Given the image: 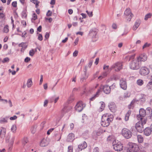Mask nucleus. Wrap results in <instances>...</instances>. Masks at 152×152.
Wrapping results in <instances>:
<instances>
[{"label":"nucleus","mask_w":152,"mask_h":152,"mask_svg":"<svg viewBox=\"0 0 152 152\" xmlns=\"http://www.w3.org/2000/svg\"><path fill=\"white\" fill-rule=\"evenodd\" d=\"M113 115L110 114L106 113L102 116L101 122V125L104 127H107L109 126L110 123L113 120Z\"/></svg>","instance_id":"1"},{"label":"nucleus","mask_w":152,"mask_h":152,"mask_svg":"<svg viewBox=\"0 0 152 152\" xmlns=\"http://www.w3.org/2000/svg\"><path fill=\"white\" fill-rule=\"evenodd\" d=\"M113 149L117 151H121L123 149V145L121 142L118 140H114L113 142Z\"/></svg>","instance_id":"2"},{"label":"nucleus","mask_w":152,"mask_h":152,"mask_svg":"<svg viewBox=\"0 0 152 152\" xmlns=\"http://www.w3.org/2000/svg\"><path fill=\"white\" fill-rule=\"evenodd\" d=\"M129 147L127 150V152L128 151L140 152L139 151V147L138 145L135 143L129 142Z\"/></svg>","instance_id":"3"},{"label":"nucleus","mask_w":152,"mask_h":152,"mask_svg":"<svg viewBox=\"0 0 152 152\" xmlns=\"http://www.w3.org/2000/svg\"><path fill=\"white\" fill-rule=\"evenodd\" d=\"M140 66L141 65L137 59L133 60L129 64L130 68L132 69L137 70Z\"/></svg>","instance_id":"4"},{"label":"nucleus","mask_w":152,"mask_h":152,"mask_svg":"<svg viewBox=\"0 0 152 152\" xmlns=\"http://www.w3.org/2000/svg\"><path fill=\"white\" fill-rule=\"evenodd\" d=\"M123 64L121 62L118 61L115 63L110 67V70L114 69L116 72H118L122 69Z\"/></svg>","instance_id":"5"},{"label":"nucleus","mask_w":152,"mask_h":152,"mask_svg":"<svg viewBox=\"0 0 152 152\" xmlns=\"http://www.w3.org/2000/svg\"><path fill=\"white\" fill-rule=\"evenodd\" d=\"M122 134L124 137L127 139L130 138L132 135V132L129 129L125 128L122 129Z\"/></svg>","instance_id":"6"},{"label":"nucleus","mask_w":152,"mask_h":152,"mask_svg":"<svg viewBox=\"0 0 152 152\" xmlns=\"http://www.w3.org/2000/svg\"><path fill=\"white\" fill-rule=\"evenodd\" d=\"M124 14L127 16L126 18V20L129 22L131 21L133 17V15L131 12V10L129 8H127L125 10Z\"/></svg>","instance_id":"7"},{"label":"nucleus","mask_w":152,"mask_h":152,"mask_svg":"<svg viewBox=\"0 0 152 152\" xmlns=\"http://www.w3.org/2000/svg\"><path fill=\"white\" fill-rule=\"evenodd\" d=\"M86 106V104H83L82 101H80L77 103L75 106V109L77 111L80 112Z\"/></svg>","instance_id":"8"},{"label":"nucleus","mask_w":152,"mask_h":152,"mask_svg":"<svg viewBox=\"0 0 152 152\" xmlns=\"http://www.w3.org/2000/svg\"><path fill=\"white\" fill-rule=\"evenodd\" d=\"M150 72L149 69L145 66H143L140 68L139 73L142 75H145L148 74Z\"/></svg>","instance_id":"9"},{"label":"nucleus","mask_w":152,"mask_h":152,"mask_svg":"<svg viewBox=\"0 0 152 152\" xmlns=\"http://www.w3.org/2000/svg\"><path fill=\"white\" fill-rule=\"evenodd\" d=\"M99 89H100V91L102 89L103 92L107 94L110 93L111 90L110 87L107 85L101 86Z\"/></svg>","instance_id":"10"},{"label":"nucleus","mask_w":152,"mask_h":152,"mask_svg":"<svg viewBox=\"0 0 152 152\" xmlns=\"http://www.w3.org/2000/svg\"><path fill=\"white\" fill-rule=\"evenodd\" d=\"M108 107L111 111L113 113H115L117 110V107L114 102L110 103L108 104Z\"/></svg>","instance_id":"11"},{"label":"nucleus","mask_w":152,"mask_h":152,"mask_svg":"<svg viewBox=\"0 0 152 152\" xmlns=\"http://www.w3.org/2000/svg\"><path fill=\"white\" fill-rule=\"evenodd\" d=\"M135 127L139 132H142L143 130V126L140 121L136 124Z\"/></svg>","instance_id":"12"},{"label":"nucleus","mask_w":152,"mask_h":152,"mask_svg":"<svg viewBox=\"0 0 152 152\" xmlns=\"http://www.w3.org/2000/svg\"><path fill=\"white\" fill-rule=\"evenodd\" d=\"M147 59V56L145 54H143L140 55L137 58V60L139 62L145 61Z\"/></svg>","instance_id":"13"},{"label":"nucleus","mask_w":152,"mask_h":152,"mask_svg":"<svg viewBox=\"0 0 152 152\" xmlns=\"http://www.w3.org/2000/svg\"><path fill=\"white\" fill-rule=\"evenodd\" d=\"M120 85L121 88L124 89L126 90L127 88V85L126 81L125 79H122L120 80Z\"/></svg>","instance_id":"14"},{"label":"nucleus","mask_w":152,"mask_h":152,"mask_svg":"<svg viewBox=\"0 0 152 152\" xmlns=\"http://www.w3.org/2000/svg\"><path fill=\"white\" fill-rule=\"evenodd\" d=\"M75 139V135L73 133H69L67 137V141L68 142H72Z\"/></svg>","instance_id":"15"},{"label":"nucleus","mask_w":152,"mask_h":152,"mask_svg":"<svg viewBox=\"0 0 152 152\" xmlns=\"http://www.w3.org/2000/svg\"><path fill=\"white\" fill-rule=\"evenodd\" d=\"M140 23L141 21L140 20H137L133 27V30L134 31L136 30L140 26Z\"/></svg>","instance_id":"16"},{"label":"nucleus","mask_w":152,"mask_h":152,"mask_svg":"<svg viewBox=\"0 0 152 152\" xmlns=\"http://www.w3.org/2000/svg\"><path fill=\"white\" fill-rule=\"evenodd\" d=\"M59 99V96L56 97L55 96H54L50 98L49 101L51 103L54 102V103H56L58 101Z\"/></svg>","instance_id":"17"},{"label":"nucleus","mask_w":152,"mask_h":152,"mask_svg":"<svg viewBox=\"0 0 152 152\" xmlns=\"http://www.w3.org/2000/svg\"><path fill=\"white\" fill-rule=\"evenodd\" d=\"M130 96V94L128 92H126L124 94L123 96H121L119 97L120 100H124L125 99L129 97Z\"/></svg>","instance_id":"18"},{"label":"nucleus","mask_w":152,"mask_h":152,"mask_svg":"<svg viewBox=\"0 0 152 152\" xmlns=\"http://www.w3.org/2000/svg\"><path fill=\"white\" fill-rule=\"evenodd\" d=\"M144 133L145 135L146 136H149L152 133L150 128L148 127H147L145 129Z\"/></svg>","instance_id":"19"},{"label":"nucleus","mask_w":152,"mask_h":152,"mask_svg":"<svg viewBox=\"0 0 152 152\" xmlns=\"http://www.w3.org/2000/svg\"><path fill=\"white\" fill-rule=\"evenodd\" d=\"M87 147V144L86 142L84 141L83 143L81 144L78 145V148L81 150L86 148Z\"/></svg>","instance_id":"20"},{"label":"nucleus","mask_w":152,"mask_h":152,"mask_svg":"<svg viewBox=\"0 0 152 152\" xmlns=\"http://www.w3.org/2000/svg\"><path fill=\"white\" fill-rule=\"evenodd\" d=\"M48 144L47 140L45 139H43L40 143V145L41 147H45Z\"/></svg>","instance_id":"21"},{"label":"nucleus","mask_w":152,"mask_h":152,"mask_svg":"<svg viewBox=\"0 0 152 152\" xmlns=\"http://www.w3.org/2000/svg\"><path fill=\"white\" fill-rule=\"evenodd\" d=\"M100 92V89H99L96 94L92 97L90 99L91 101H93L96 97H97L99 95V94Z\"/></svg>","instance_id":"22"},{"label":"nucleus","mask_w":152,"mask_h":152,"mask_svg":"<svg viewBox=\"0 0 152 152\" xmlns=\"http://www.w3.org/2000/svg\"><path fill=\"white\" fill-rule=\"evenodd\" d=\"M131 111L130 110H129L125 115L124 119L126 121H128L129 119V117L131 114Z\"/></svg>","instance_id":"23"},{"label":"nucleus","mask_w":152,"mask_h":152,"mask_svg":"<svg viewBox=\"0 0 152 152\" xmlns=\"http://www.w3.org/2000/svg\"><path fill=\"white\" fill-rule=\"evenodd\" d=\"M97 32L93 30H91L89 32L90 36H91L92 38H94Z\"/></svg>","instance_id":"24"},{"label":"nucleus","mask_w":152,"mask_h":152,"mask_svg":"<svg viewBox=\"0 0 152 152\" xmlns=\"http://www.w3.org/2000/svg\"><path fill=\"white\" fill-rule=\"evenodd\" d=\"M100 104L101 105L99 110V112H102L104 109L105 106V104L104 102H100Z\"/></svg>","instance_id":"25"},{"label":"nucleus","mask_w":152,"mask_h":152,"mask_svg":"<svg viewBox=\"0 0 152 152\" xmlns=\"http://www.w3.org/2000/svg\"><path fill=\"white\" fill-rule=\"evenodd\" d=\"M146 111L142 109H141L139 111V114L142 117H144L145 115Z\"/></svg>","instance_id":"26"},{"label":"nucleus","mask_w":152,"mask_h":152,"mask_svg":"<svg viewBox=\"0 0 152 152\" xmlns=\"http://www.w3.org/2000/svg\"><path fill=\"white\" fill-rule=\"evenodd\" d=\"M137 139L138 142L140 143H142L144 140L143 137L140 135H138L137 136Z\"/></svg>","instance_id":"27"},{"label":"nucleus","mask_w":152,"mask_h":152,"mask_svg":"<svg viewBox=\"0 0 152 152\" xmlns=\"http://www.w3.org/2000/svg\"><path fill=\"white\" fill-rule=\"evenodd\" d=\"M8 118V117H6L1 118L0 120V123L2 124L7 123Z\"/></svg>","instance_id":"28"},{"label":"nucleus","mask_w":152,"mask_h":152,"mask_svg":"<svg viewBox=\"0 0 152 152\" xmlns=\"http://www.w3.org/2000/svg\"><path fill=\"white\" fill-rule=\"evenodd\" d=\"M146 88L148 90H152V82H149L147 84Z\"/></svg>","instance_id":"29"},{"label":"nucleus","mask_w":152,"mask_h":152,"mask_svg":"<svg viewBox=\"0 0 152 152\" xmlns=\"http://www.w3.org/2000/svg\"><path fill=\"white\" fill-rule=\"evenodd\" d=\"M32 85V82L31 79H29L28 80L27 83V86L28 87L30 88L31 87Z\"/></svg>","instance_id":"30"},{"label":"nucleus","mask_w":152,"mask_h":152,"mask_svg":"<svg viewBox=\"0 0 152 152\" xmlns=\"http://www.w3.org/2000/svg\"><path fill=\"white\" fill-rule=\"evenodd\" d=\"M36 126H34L31 127V131L32 133L34 134L36 130Z\"/></svg>","instance_id":"31"},{"label":"nucleus","mask_w":152,"mask_h":152,"mask_svg":"<svg viewBox=\"0 0 152 152\" xmlns=\"http://www.w3.org/2000/svg\"><path fill=\"white\" fill-rule=\"evenodd\" d=\"M146 96L145 95H141V97L140 98V101L142 102H144L145 101Z\"/></svg>","instance_id":"32"},{"label":"nucleus","mask_w":152,"mask_h":152,"mask_svg":"<svg viewBox=\"0 0 152 152\" xmlns=\"http://www.w3.org/2000/svg\"><path fill=\"white\" fill-rule=\"evenodd\" d=\"M137 84L139 86H142L143 84V80L141 79H139L137 81Z\"/></svg>","instance_id":"33"},{"label":"nucleus","mask_w":152,"mask_h":152,"mask_svg":"<svg viewBox=\"0 0 152 152\" xmlns=\"http://www.w3.org/2000/svg\"><path fill=\"white\" fill-rule=\"evenodd\" d=\"M152 16V14L151 13H149L146 14L145 17L144 19L145 20H147L148 18H150Z\"/></svg>","instance_id":"34"},{"label":"nucleus","mask_w":152,"mask_h":152,"mask_svg":"<svg viewBox=\"0 0 152 152\" xmlns=\"http://www.w3.org/2000/svg\"><path fill=\"white\" fill-rule=\"evenodd\" d=\"M17 129L16 126L15 125H13L12 126L11 128V131L13 133H15Z\"/></svg>","instance_id":"35"},{"label":"nucleus","mask_w":152,"mask_h":152,"mask_svg":"<svg viewBox=\"0 0 152 152\" xmlns=\"http://www.w3.org/2000/svg\"><path fill=\"white\" fill-rule=\"evenodd\" d=\"M19 46L20 47H22L23 48L26 49L27 46L26 45V44L24 42H22L19 45Z\"/></svg>","instance_id":"36"},{"label":"nucleus","mask_w":152,"mask_h":152,"mask_svg":"<svg viewBox=\"0 0 152 152\" xmlns=\"http://www.w3.org/2000/svg\"><path fill=\"white\" fill-rule=\"evenodd\" d=\"M146 111L147 112V113H148L150 115L151 114H152V111L151 109V107H147L146 108Z\"/></svg>","instance_id":"37"},{"label":"nucleus","mask_w":152,"mask_h":152,"mask_svg":"<svg viewBox=\"0 0 152 152\" xmlns=\"http://www.w3.org/2000/svg\"><path fill=\"white\" fill-rule=\"evenodd\" d=\"M9 31L8 26L7 25H6L4 27V31L5 33H7Z\"/></svg>","instance_id":"38"},{"label":"nucleus","mask_w":152,"mask_h":152,"mask_svg":"<svg viewBox=\"0 0 152 152\" xmlns=\"http://www.w3.org/2000/svg\"><path fill=\"white\" fill-rule=\"evenodd\" d=\"M114 139V137L113 135H109L107 138V140L110 141Z\"/></svg>","instance_id":"39"},{"label":"nucleus","mask_w":152,"mask_h":152,"mask_svg":"<svg viewBox=\"0 0 152 152\" xmlns=\"http://www.w3.org/2000/svg\"><path fill=\"white\" fill-rule=\"evenodd\" d=\"M151 44L148 43H146L142 47V48L143 49L145 48H146L147 47H148L150 46Z\"/></svg>","instance_id":"40"},{"label":"nucleus","mask_w":152,"mask_h":152,"mask_svg":"<svg viewBox=\"0 0 152 152\" xmlns=\"http://www.w3.org/2000/svg\"><path fill=\"white\" fill-rule=\"evenodd\" d=\"M35 53V51L34 49H32L30 50L29 52V55L30 56H33Z\"/></svg>","instance_id":"41"},{"label":"nucleus","mask_w":152,"mask_h":152,"mask_svg":"<svg viewBox=\"0 0 152 152\" xmlns=\"http://www.w3.org/2000/svg\"><path fill=\"white\" fill-rule=\"evenodd\" d=\"M140 121V122L142 124L143 126L144 124H145L146 123V121L145 119L143 118H142V120H141Z\"/></svg>","instance_id":"42"},{"label":"nucleus","mask_w":152,"mask_h":152,"mask_svg":"<svg viewBox=\"0 0 152 152\" xmlns=\"http://www.w3.org/2000/svg\"><path fill=\"white\" fill-rule=\"evenodd\" d=\"M14 140V137H12L11 139L10 140V145H12Z\"/></svg>","instance_id":"43"},{"label":"nucleus","mask_w":152,"mask_h":152,"mask_svg":"<svg viewBox=\"0 0 152 152\" xmlns=\"http://www.w3.org/2000/svg\"><path fill=\"white\" fill-rule=\"evenodd\" d=\"M30 1L34 4H39V2L37 0H30Z\"/></svg>","instance_id":"44"},{"label":"nucleus","mask_w":152,"mask_h":152,"mask_svg":"<svg viewBox=\"0 0 152 152\" xmlns=\"http://www.w3.org/2000/svg\"><path fill=\"white\" fill-rule=\"evenodd\" d=\"M101 129H98L97 132L96 131H94V133L95 134H96L97 136H99L101 134V133L100 132Z\"/></svg>","instance_id":"45"},{"label":"nucleus","mask_w":152,"mask_h":152,"mask_svg":"<svg viewBox=\"0 0 152 152\" xmlns=\"http://www.w3.org/2000/svg\"><path fill=\"white\" fill-rule=\"evenodd\" d=\"M73 148L72 146H69L68 147V152H72Z\"/></svg>","instance_id":"46"},{"label":"nucleus","mask_w":152,"mask_h":152,"mask_svg":"<svg viewBox=\"0 0 152 152\" xmlns=\"http://www.w3.org/2000/svg\"><path fill=\"white\" fill-rule=\"evenodd\" d=\"M38 39L40 41H42L43 39V37L42 35L39 34L38 37Z\"/></svg>","instance_id":"47"},{"label":"nucleus","mask_w":152,"mask_h":152,"mask_svg":"<svg viewBox=\"0 0 152 152\" xmlns=\"http://www.w3.org/2000/svg\"><path fill=\"white\" fill-rule=\"evenodd\" d=\"M52 15V12L49 10L48 11L46 14V15L47 16H50Z\"/></svg>","instance_id":"48"},{"label":"nucleus","mask_w":152,"mask_h":152,"mask_svg":"<svg viewBox=\"0 0 152 152\" xmlns=\"http://www.w3.org/2000/svg\"><path fill=\"white\" fill-rule=\"evenodd\" d=\"M28 142V140L27 138H25L23 139V144L25 145L26 143Z\"/></svg>","instance_id":"49"},{"label":"nucleus","mask_w":152,"mask_h":152,"mask_svg":"<svg viewBox=\"0 0 152 152\" xmlns=\"http://www.w3.org/2000/svg\"><path fill=\"white\" fill-rule=\"evenodd\" d=\"M37 19V15L35 13H34L33 14V18H32V19L34 20H35Z\"/></svg>","instance_id":"50"},{"label":"nucleus","mask_w":152,"mask_h":152,"mask_svg":"<svg viewBox=\"0 0 152 152\" xmlns=\"http://www.w3.org/2000/svg\"><path fill=\"white\" fill-rule=\"evenodd\" d=\"M9 59L8 58H5L4 59L2 62L3 63H5L6 62H8L9 61Z\"/></svg>","instance_id":"51"},{"label":"nucleus","mask_w":152,"mask_h":152,"mask_svg":"<svg viewBox=\"0 0 152 152\" xmlns=\"http://www.w3.org/2000/svg\"><path fill=\"white\" fill-rule=\"evenodd\" d=\"M17 3L16 1H13L12 2V6L14 7H17Z\"/></svg>","instance_id":"52"},{"label":"nucleus","mask_w":152,"mask_h":152,"mask_svg":"<svg viewBox=\"0 0 152 152\" xmlns=\"http://www.w3.org/2000/svg\"><path fill=\"white\" fill-rule=\"evenodd\" d=\"M30 60V58L29 57H26L24 60L25 62L27 63Z\"/></svg>","instance_id":"53"},{"label":"nucleus","mask_w":152,"mask_h":152,"mask_svg":"<svg viewBox=\"0 0 152 152\" xmlns=\"http://www.w3.org/2000/svg\"><path fill=\"white\" fill-rule=\"evenodd\" d=\"M49 34L48 32H46L45 36V39H48L49 37Z\"/></svg>","instance_id":"54"},{"label":"nucleus","mask_w":152,"mask_h":152,"mask_svg":"<svg viewBox=\"0 0 152 152\" xmlns=\"http://www.w3.org/2000/svg\"><path fill=\"white\" fill-rule=\"evenodd\" d=\"M17 118V116L16 115H14L13 117H11L10 118V119L11 120H15Z\"/></svg>","instance_id":"55"},{"label":"nucleus","mask_w":152,"mask_h":152,"mask_svg":"<svg viewBox=\"0 0 152 152\" xmlns=\"http://www.w3.org/2000/svg\"><path fill=\"white\" fill-rule=\"evenodd\" d=\"M135 57V55H132L129 57V61L133 59Z\"/></svg>","instance_id":"56"},{"label":"nucleus","mask_w":152,"mask_h":152,"mask_svg":"<svg viewBox=\"0 0 152 152\" xmlns=\"http://www.w3.org/2000/svg\"><path fill=\"white\" fill-rule=\"evenodd\" d=\"M54 129V128H52L49 129L47 132V134L49 135L50 134V133Z\"/></svg>","instance_id":"57"},{"label":"nucleus","mask_w":152,"mask_h":152,"mask_svg":"<svg viewBox=\"0 0 152 152\" xmlns=\"http://www.w3.org/2000/svg\"><path fill=\"white\" fill-rule=\"evenodd\" d=\"M99 148L98 147H95L93 149V152H99Z\"/></svg>","instance_id":"58"},{"label":"nucleus","mask_w":152,"mask_h":152,"mask_svg":"<svg viewBox=\"0 0 152 152\" xmlns=\"http://www.w3.org/2000/svg\"><path fill=\"white\" fill-rule=\"evenodd\" d=\"M137 118L138 120H140V121L142 119L143 117H142L141 115H140L139 114V115H137Z\"/></svg>","instance_id":"59"},{"label":"nucleus","mask_w":152,"mask_h":152,"mask_svg":"<svg viewBox=\"0 0 152 152\" xmlns=\"http://www.w3.org/2000/svg\"><path fill=\"white\" fill-rule=\"evenodd\" d=\"M78 53V51L75 50L73 53V56L74 57L76 56Z\"/></svg>","instance_id":"60"},{"label":"nucleus","mask_w":152,"mask_h":152,"mask_svg":"<svg viewBox=\"0 0 152 152\" xmlns=\"http://www.w3.org/2000/svg\"><path fill=\"white\" fill-rule=\"evenodd\" d=\"M48 103V101L47 100H45L44 103V106L46 107L47 105V104Z\"/></svg>","instance_id":"61"},{"label":"nucleus","mask_w":152,"mask_h":152,"mask_svg":"<svg viewBox=\"0 0 152 152\" xmlns=\"http://www.w3.org/2000/svg\"><path fill=\"white\" fill-rule=\"evenodd\" d=\"M42 26H39V27L37 28V31L40 32L42 30Z\"/></svg>","instance_id":"62"},{"label":"nucleus","mask_w":152,"mask_h":152,"mask_svg":"<svg viewBox=\"0 0 152 152\" xmlns=\"http://www.w3.org/2000/svg\"><path fill=\"white\" fill-rule=\"evenodd\" d=\"M115 86V83H113L112 85H111V86H109L110 88V90L111 89H114Z\"/></svg>","instance_id":"63"},{"label":"nucleus","mask_w":152,"mask_h":152,"mask_svg":"<svg viewBox=\"0 0 152 152\" xmlns=\"http://www.w3.org/2000/svg\"><path fill=\"white\" fill-rule=\"evenodd\" d=\"M10 136H8L6 138V141L7 142H10Z\"/></svg>","instance_id":"64"}]
</instances>
